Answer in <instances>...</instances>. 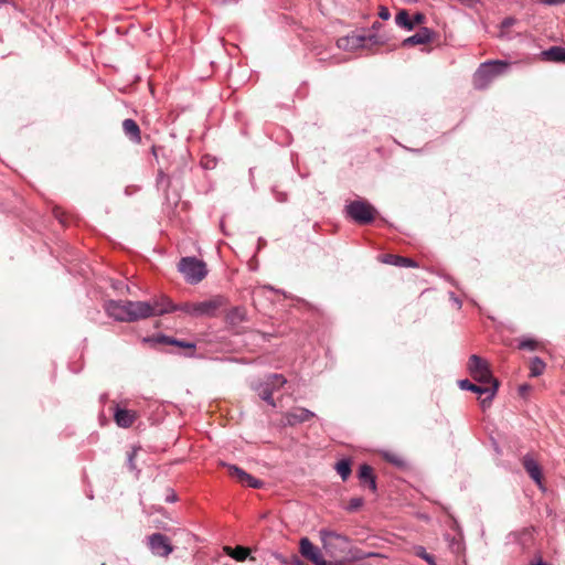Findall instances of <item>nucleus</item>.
<instances>
[{"label":"nucleus","mask_w":565,"mask_h":565,"mask_svg":"<svg viewBox=\"0 0 565 565\" xmlns=\"http://www.w3.org/2000/svg\"><path fill=\"white\" fill-rule=\"evenodd\" d=\"M530 391H531V385H529V384H523V385H520V387H519V394L522 397H525Z\"/></svg>","instance_id":"c03bdc74"},{"label":"nucleus","mask_w":565,"mask_h":565,"mask_svg":"<svg viewBox=\"0 0 565 565\" xmlns=\"http://www.w3.org/2000/svg\"><path fill=\"white\" fill-rule=\"evenodd\" d=\"M151 152L156 157V159L158 160L159 153H161L162 156L164 154L163 153L164 152V148L161 147V146H152Z\"/></svg>","instance_id":"37998d69"},{"label":"nucleus","mask_w":565,"mask_h":565,"mask_svg":"<svg viewBox=\"0 0 565 565\" xmlns=\"http://www.w3.org/2000/svg\"><path fill=\"white\" fill-rule=\"evenodd\" d=\"M258 396L268 403L270 406L276 407V403L273 398L274 388L270 386V384H260L257 388Z\"/></svg>","instance_id":"a878e982"},{"label":"nucleus","mask_w":565,"mask_h":565,"mask_svg":"<svg viewBox=\"0 0 565 565\" xmlns=\"http://www.w3.org/2000/svg\"><path fill=\"white\" fill-rule=\"evenodd\" d=\"M178 270L191 285L199 284L207 275L206 264L196 257H182L178 264Z\"/></svg>","instance_id":"20e7f679"},{"label":"nucleus","mask_w":565,"mask_h":565,"mask_svg":"<svg viewBox=\"0 0 565 565\" xmlns=\"http://www.w3.org/2000/svg\"><path fill=\"white\" fill-rule=\"evenodd\" d=\"M130 322L147 319L153 316H162L167 308L162 307V296L153 301H130L128 300Z\"/></svg>","instance_id":"7ed1b4c3"},{"label":"nucleus","mask_w":565,"mask_h":565,"mask_svg":"<svg viewBox=\"0 0 565 565\" xmlns=\"http://www.w3.org/2000/svg\"><path fill=\"white\" fill-rule=\"evenodd\" d=\"M224 551L227 555H230L232 558L238 562L245 561L249 555V550L247 547L239 545L235 547L225 546Z\"/></svg>","instance_id":"b1692460"},{"label":"nucleus","mask_w":565,"mask_h":565,"mask_svg":"<svg viewBox=\"0 0 565 565\" xmlns=\"http://www.w3.org/2000/svg\"><path fill=\"white\" fill-rule=\"evenodd\" d=\"M147 341H151L157 344L172 345L173 338L166 334H159L150 339H147Z\"/></svg>","instance_id":"c9c22d12"},{"label":"nucleus","mask_w":565,"mask_h":565,"mask_svg":"<svg viewBox=\"0 0 565 565\" xmlns=\"http://www.w3.org/2000/svg\"><path fill=\"white\" fill-rule=\"evenodd\" d=\"M147 546L153 555L159 557H168L174 550L169 537L159 532L147 537Z\"/></svg>","instance_id":"9d476101"},{"label":"nucleus","mask_w":565,"mask_h":565,"mask_svg":"<svg viewBox=\"0 0 565 565\" xmlns=\"http://www.w3.org/2000/svg\"><path fill=\"white\" fill-rule=\"evenodd\" d=\"M540 2L547 4V6H556V4L564 3L565 0H540Z\"/></svg>","instance_id":"a18cd8bd"},{"label":"nucleus","mask_w":565,"mask_h":565,"mask_svg":"<svg viewBox=\"0 0 565 565\" xmlns=\"http://www.w3.org/2000/svg\"><path fill=\"white\" fill-rule=\"evenodd\" d=\"M140 446H134L131 450L127 454V466L130 471H136L137 477L140 473V470L137 468L135 458L140 450Z\"/></svg>","instance_id":"c756f323"},{"label":"nucleus","mask_w":565,"mask_h":565,"mask_svg":"<svg viewBox=\"0 0 565 565\" xmlns=\"http://www.w3.org/2000/svg\"><path fill=\"white\" fill-rule=\"evenodd\" d=\"M122 130L125 136L132 141L134 143H141V130L136 122V120L131 118H127L122 121Z\"/></svg>","instance_id":"412c9836"},{"label":"nucleus","mask_w":565,"mask_h":565,"mask_svg":"<svg viewBox=\"0 0 565 565\" xmlns=\"http://www.w3.org/2000/svg\"><path fill=\"white\" fill-rule=\"evenodd\" d=\"M162 307L167 308L166 313L180 311V312L184 313L185 316H189L191 318H196V302L186 301V302L175 305L169 297L162 296Z\"/></svg>","instance_id":"2eb2a0df"},{"label":"nucleus","mask_w":565,"mask_h":565,"mask_svg":"<svg viewBox=\"0 0 565 565\" xmlns=\"http://www.w3.org/2000/svg\"><path fill=\"white\" fill-rule=\"evenodd\" d=\"M363 503H364L363 498H360V497L351 498L348 503L347 510L349 512H355L363 505Z\"/></svg>","instance_id":"4c0bfd02"},{"label":"nucleus","mask_w":565,"mask_h":565,"mask_svg":"<svg viewBox=\"0 0 565 565\" xmlns=\"http://www.w3.org/2000/svg\"><path fill=\"white\" fill-rule=\"evenodd\" d=\"M382 26V24L379 22V21H375L373 24H372V30L373 31H379L380 28Z\"/></svg>","instance_id":"49530a36"},{"label":"nucleus","mask_w":565,"mask_h":565,"mask_svg":"<svg viewBox=\"0 0 565 565\" xmlns=\"http://www.w3.org/2000/svg\"><path fill=\"white\" fill-rule=\"evenodd\" d=\"M537 341H535L534 339H522L520 342H519V349L520 350H530V351H534L537 349Z\"/></svg>","instance_id":"e433bc0d"},{"label":"nucleus","mask_w":565,"mask_h":565,"mask_svg":"<svg viewBox=\"0 0 565 565\" xmlns=\"http://www.w3.org/2000/svg\"><path fill=\"white\" fill-rule=\"evenodd\" d=\"M286 383V379L281 374H271L268 376L267 382L265 384H270V386L275 390L276 387H281Z\"/></svg>","instance_id":"f704fd0d"},{"label":"nucleus","mask_w":565,"mask_h":565,"mask_svg":"<svg viewBox=\"0 0 565 565\" xmlns=\"http://www.w3.org/2000/svg\"><path fill=\"white\" fill-rule=\"evenodd\" d=\"M434 36H435V32L433 30L424 26L415 34L404 39L402 42V45L403 46H414V45H419V44H427V43L431 42Z\"/></svg>","instance_id":"f3484780"},{"label":"nucleus","mask_w":565,"mask_h":565,"mask_svg":"<svg viewBox=\"0 0 565 565\" xmlns=\"http://www.w3.org/2000/svg\"><path fill=\"white\" fill-rule=\"evenodd\" d=\"M347 217L359 225H367L374 222L377 211L366 200H354L344 206Z\"/></svg>","instance_id":"f03ea898"},{"label":"nucleus","mask_w":565,"mask_h":565,"mask_svg":"<svg viewBox=\"0 0 565 565\" xmlns=\"http://www.w3.org/2000/svg\"><path fill=\"white\" fill-rule=\"evenodd\" d=\"M316 414L305 407H295L284 414L285 425L296 426L312 419Z\"/></svg>","instance_id":"4468645a"},{"label":"nucleus","mask_w":565,"mask_h":565,"mask_svg":"<svg viewBox=\"0 0 565 565\" xmlns=\"http://www.w3.org/2000/svg\"><path fill=\"white\" fill-rule=\"evenodd\" d=\"M468 371L472 379L480 384L493 385V382H499L493 377L488 362L477 354L469 358Z\"/></svg>","instance_id":"0eeeda50"},{"label":"nucleus","mask_w":565,"mask_h":565,"mask_svg":"<svg viewBox=\"0 0 565 565\" xmlns=\"http://www.w3.org/2000/svg\"><path fill=\"white\" fill-rule=\"evenodd\" d=\"M366 42L374 45H383L386 39L379 33H371L367 35L351 34L342 36L337 40V46L344 51H355L366 46Z\"/></svg>","instance_id":"39448f33"},{"label":"nucleus","mask_w":565,"mask_h":565,"mask_svg":"<svg viewBox=\"0 0 565 565\" xmlns=\"http://www.w3.org/2000/svg\"><path fill=\"white\" fill-rule=\"evenodd\" d=\"M294 564L302 565V562L297 556H294Z\"/></svg>","instance_id":"de8ad7c7"},{"label":"nucleus","mask_w":565,"mask_h":565,"mask_svg":"<svg viewBox=\"0 0 565 565\" xmlns=\"http://www.w3.org/2000/svg\"><path fill=\"white\" fill-rule=\"evenodd\" d=\"M532 565H544V564L542 563V561H539L536 564H532Z\"/></svg>","instance_id":"3c124183"},{"label":"nucleus","mask_w":565,"mask_h":565,"mask_svg":"<svg viewBox=\"0 0 565 565\" xmlns=\"http://www.w3.org/2000/svg\"><path fill=\"white\" fill-rule=\"evenodd\" d=\"M406 2H416V0H405Z\"/></svg>","instance_id":"603ef678"},{"label":"nucleus","mask_w":565,"mask_h":565,"mask_svg":"<svg viewBox=\"0 0 565 565\" xmlns=\"http://www.w3.org/2000/svg\"><path fill=\"white\" fill-rule=\"evenodd\" d=\"M299 545L300 553L305 558L311 561L316 565H326V559L323 558L320 550L315 546L308 537H302Z\"/></svg>","instance_id":"ddd939ff"},{"label":"nucleus","mask_w":565,"mask_h":565,"mask_svg":"<svg viewBox=\"0 0 565 565\" xmlns=\"http://www.w3.org/2000/svg\"><path fill=\"white\" fill-rule=\"evenodd\" d=\"M172 345L190 350V352L186 353V356H193L194 355V351L196 349V344L194 342H188V341H183V340H178L175 338H173Z\"/></svg>","instance_id":"473e14b6"},{"label":"nucleus","mask_w":565,"mask_h":565,"mask_svg":"<svg viewBox=\"0 0 565 565\" xmlns=\"http://www.w3.org/2000/svg\"><path fill=\"white\" fill-rule=\"evenodd\" d=\"M8 2H9V0H0V7H1L2 4H4V3H8Z\"/></svg>","instance_id":"09e8293b"},{"label":"nucleus","mask_w":565,"mask_h":565,"mask_svg":"<svg viewBox=\"0 0 565 565\" xmlns=\"http://www.w3.org/2000/svg\"><path fill=\"white\" fill-rule=\"evenodd\" d=\"M247 320V310L244 306L233 307L225 315V322L232 329L238 328L243 322H246Z\"/></svg>","instance_id":"dca6fc26"},{"label":"nucleus","mask_w":565,"mask_h":565,"mask_svg":"<svg viewBox=\"0 0 565 565\" xmlns=\"http://www.w3.org/2000/svg\"><path fill=\"white\" fill-rule=\"evenodd\" d=\"M166 501L170 502V503H173V502L178 501V495H177V493L172 489L168 490V494H167Z\"/></svg>","instance_id":"79ce46f5"},{"label":"nucleus","mask_w":565,"mask_h":565,"mask_svg":"<svg viewBox=\"0 0 565 565\" xmlns=\"http://www.w3.org/2000/svg\"><path fill=\"white\" fill-rule=\"evenodd\" d=\"M425 20V15L423 13H416L412 19L413 29L415 25L423 23Z\"/></svg>","instance_id":"a19ab883"},{"label":"nucleus","mask_w":565,"mask_h":565,"mask_svg":"<svg viewBox=\"0 0 565 565\" xmlns=\"http://www.w3.org/2000/svg\"><path fill=\"white\" fill-rule=\"evenodd\" d=\"M395 22L401 28H404L408 31L413 30L412 19L406 10H402L396 14Z\"/></svg>","instance_id":"c85d7f7f"},{"label":"nucleus","mask_w":565,"mask_h":565,"mask_svg":"<svg viewBox=\"0 0 565 565\" xmlns=\"http://www.w3.org/2000/svg\"><path fill=\"white\" fill-rule=\"evenodd\" d=\"M319 535L326 553L330 556L337 557L347 551L349 539L345 535L327 529H321Z\"/></svg>","instance_id":"423d86ee"},{"label":"nucleus","mask_w":565,"mask_h":565,"mask_svg":"<svg viewBox=\"0 0 565 565\" xmlns=\"http://www.w3.org/2000/svg\"><path fill=\"white\" fill-rule=\"evenodd\" d=\"M546 367L545 362L539 358L534 356L530 361V376L536 377L543 374L544 370Z\"/></svg>","instance_id":"bb28decb"},{"label":"nucleus","mask_w":565,"mask_h":565,"mask_svg":"<svg viewBox=\"0 0 565 565\" xmlns=\"http://www.w3.org/2000/svg\"><path fill=\"white\" fill-rule=\"evenodd\" d=\"M104 309L116 321L130 322L128 300H108L105 302Z\"/></svg>","instance_id":"9b49d317"},{"label":"nucleus","mask_w":565,"mask_h":565,"mask_svg":"<svg viewBox=\"0 0 565 565\" xmlns=\"http://www.w3.org/2000/svg\"><path fill=\"white\" fill-rule=\"evenodd\" d=\"M351 466L352 461L349 458H343L335 463L334 468L343 481L350 477L352 472Z\"/></svg>","instance_id":"393cba45"},{"label":"nucleus","mask_w":565,"mask_h":565,"mask_svg":"<svg viewBox=\"0 0 565 565\" xmlns=\"http://www.w3.org/2000/svg\"><path fill=\"white\" fill-rule=\"evenodd\" d=\"M542 56L545 61L565 63V47L552 46L543 51Z\"/></svg>","instance_id":"5701e85b"},{"label":"nucleus","mask_w":565,"mask_h":565,"mask_svg":"<svg viewBox=\"0 0 565 565\" xmlns=\"http://www.w3.org/2000/svg\"><path fill=\"white\" fill-rule=\"evenodd\" d=\"M415 555L426 561L429 565H436V558L434 555L426 552L425 547L416 546L414 548Z\"/></svg>","instance_id":"2f4dec72"},{"label":"nucleus","mask_w":565,"mask_h":565,"mask_svg":"<svg viewBox=\"0 0 565 565\" xmlns=\"http://www.w3.org/2000/svg\"><path fill=\"white\" fill-rule=\"evenodd\" d=\"M179 199H180V198L177 195V196H175V199H174V204H177V203H178Z\"/></svg>","instance_id":"8fccbe9b"},{"label":"nucleus","mask_w":565,"mask_h":565,"mask_svg":"<svg viewBox=\"0 0 565 565\" xmlns=\"http://www.w3.org/2000/svg\"><path fill=\"white\" fill-rule=\"evenodd\" d=\"M459 387L461 390L471 391L479 395L486 394L487 396L480 401L481 407L484 409L491 405L492 399L494 398V396L497 394V391L499 387V382H493V385L484 386V384H481V385L473 384L469 380L466 379V380L459 381Z\"/></svg>","instance_id":"1a4fd4ad"},{"label":"nucleus","mask_w":565,"mask_h":565,"mask_svg":"<svg viewBox=\"0 0 565 565\" xmlns=\"http://www.w3.org/2000/svg\"><path fill=\"white\" fill-rule=\"evenodd\" d=\"M384 458L396 467H403L404 460L394 454H385Z\"/></svg>","instance_id":"58836bf2"},{"label":"nucleus","mask_w":565,"mask_h":565,"mask_svg":"<svg viewBox=\"0 0 565 565\" xmlns=\"http://www.w3.org/2000/svg\"><path fill=\"white\" fill-rule=\"evenodd\" d=\"M515 22L516 20L514 18H505L500 24L501 30L499 36L502 39H510L511 36L507 33V30L511 28Z\"/></svg>","instance_id":"72a5a7b5"},{"label":"nucleus","mask_w":565,"mask_h":565,"mask_svg":"<svg viewBox=\"0 0 565 565\" xmlns=\"http://www.w3.org/2000/svg\"><path fill=\"white\" fill-rule=\"evenodd\" d=\"M381 260L384 264L393 265L396 267H418V264L414 259L394 254H384L381 257Z\"/></svg>","instance_id":"4be33fe9"},{"label":"nucleus","mask_w":565,"mask_h":565,"mask_svg":"<svg viewBox=\"0 0 565 565\" xmlns=\"http://www.w3.org/2000/svg\"><path fill=\"white\" fill-rule=\"evenodd\" d=\"M522 465L525 471L529 473V476L537 483L541 484L542 482V470L537 461L531 456L525 455L522 458Z\"/></svg>","instance_id":"aec40b11"},{"label":"nucleus","mask_w":565,"mask_h":565,"mask_svg":"<svg viewBox=\"0 0 565 565\" xmlns=\"http://www.w3.org/2000/svg\"><path fill=\"white\" fill-rule=\"evenodd\" d=\"M228 302V298L223 295H216L207 300L196 302V318H215Z\"/></svg>","instance_id":"6e6552de"},{"label":"nucleus","mask_w":565,"mask_h":565,"mask_svg":"<svg viewBox=\"0 0 565 565\" xmlns=\"http://www.w3.org/2000/svg\"><path fill=\"white\" fill-rule=\"evenodd\" d=\"M510 64L505 61H487L479 65L472 77L473 87L483 90L499 76L503 75Z\"/></svg>","instance_id":"f257e3e1"},{"label":"nucleus","mask_w":565,"mask_h":565,"mask_svg":"<svg viewBox=\"0 0 565 565\" xmlns=\"http://www.w3.org/2000/svg\"><path fill=\"white\" fill-rule=\"evenodd\" d=\"M157 186L159 189H162L164 192L170 186V178L169 175L163 171V169H159L158 175H157Z\"/></svg>","instance_id":"7c9ffc66"},{"label":"nucleus","mask_w":565,"mask_h":565,"mask_svg":"<svg viewBox=\"0 0 565 565\" xmlns=\"http://www.w3.org/2000/svg\"><path fill=\"white\" fill-rule=\"evenodd\" d=\"M349 554H350L349 561H362L365 558L380 556L379 553L364 552L363 550H360V548H350Z\"/></svg>","instance_id":"cd10ccee"},{"label":"nucleus","mask_w":565,"mask_h":565,"mask_svg":"<svg viewBox=\"0 0 565 565\" xmlns=\"http://www.w3.org/2000/svg\"><path fill=\"white\" fill-rule=\"evenodd\" d=\"M379 17L382 20H388L391 18V13L388 9L385 6H380L379 8Z\"/></svg>","instance_id":"ea45409f"},{"label":"nucleus","mask_w":565,"mask_h":565,"mask_svg":"<svg viewBox=\"0 0 565 565\" xmlns=\"http://www.w3.org/2000/svg\"><path fill=\"white\" fill-rule=\"evenodd\" d=\"M115 423L121 428H129L137 419V413L131 409L121 408L118 405L114 411Z\"/></svg>","instance_id":"a211bd4d"},{"label":"nucleus","mask_w":565,"mask_h":565,"mask_svg":"<svg viewBox=\"0 0 565 565\" xmlns=\"http://www.w3.org/2000/svg\"><path fill=\"white\" fill-rule=\"evenodd\" d=\"M358 478L361 484L369 487L373 493L377 491L376 476L370 465L363 463L359 467Z\"/></svg>","instance_id":"6ab92c4d"},{"label":"nucleus","mask_w":565,"mask_h":565,"mask_svg":"<svg viewBox=\"0 0 565 565\" xmlns=\"http://www.w3.org/2000/svg\"><path fill=\"white\" fill-rule=\"evenodd\" d=\"M224 466L227 468L228 475L232 478H235L243 486H247L254 489H260L264 486V482L262 480L256 479L242 468L230 463H224Z\"/></svg>","instance_id":"f8f14e48"}]
</instances>
